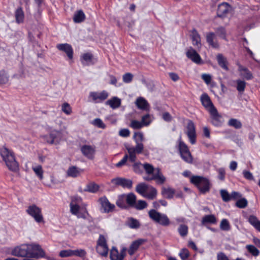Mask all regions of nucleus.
Returning <instances> with one entry per match:
<instances>
[{
    "mask_svg": "<svg viewBox=\"0 0 260 260\" xmlns=\"http://www.w3.org/2000/svg\"><path fill=\"white\" fill-rule=\"evenodd\" d=\"M143 169L148 176H143V179L150 181L156 180L157 184H162L166 181V177L163 175L159 168H154L152 165L148 163L143 164Z\"/></svg>",
    "mask_w": 260,
    "mask_h": 260,
    "instance_id": "f257e3e1",
    "label": "nucleus"
},
{
    "mask_svg": "<svg viewBox=\"0 0 260 260\" xmlns=\"http://www.w3.org/2000/svg\"><path fill=\"white\" fill-rule=\"evenodd\" d=\"M134 139L136 144L135 147H126V150L129 153V161L134 162L136 160V154H141L144 149V145L142 143L144 140V135L142 132L135 133Z\"/></svg>",
    "mask_w": 260,
    "mask_h": 260,
    "instance_id": "f03ea898",
    "label": "nucleus"
},
{
    "mask_svg": "<svg viewBox=\"0 0 260 260\" xmlns=\"http://www.w3.org/2000/svg\"><path fill=\"white\" fill-rule=\"evenodd\" d=\"M0 155L10 170L16 171L18 169V164L15 160L12 151L3 147L0 149Z\"/></svg>",
    "mask_w": 260,
    "mask_h": 260,
    "instance_id": "7ed1b4c3",
    "label": "nucleus"
},
{
    "mask_svg": "<svg viewBox=\"0 0 260 260\" xmlns=\"http://www.w3.org/2000/svg\"><path fill=\"white\" fill-rule=\"evenodd\" d=\"M190 181L197 186L202 193H205L210 190L211 186L210 181L205 177L200 176H192L190 177Z\"/></svg>",
    "mask_w": 260,
    "mask_h": 260,
    "instance_id": "20e7f679",
    "label": "nucleus"
},
{
    "mask_svg": "<svg viewBox=\"0 0 260 260\" xmlns=\"http://www.w3.org/2000/svg\"><path fill=\"white\" fill-rule=\"evenodd\" d=\"M148 214L153 221L162 226H167L170 224V220L166 214L159 212L155 209L150 210Z\"/></svg>",
    "mask_w": 260,
    "mask_h": 260,
    "instance_id": "39448f33",
    "label": "nucleus"
},
{
    "mask_svg": "<svg viewBox=\"0 0 260 260\" xmlns=\"http://www.w3.org/2000/svg\"><path fill=\"white\" fill-rule=\"evenodd\" d=\"M153 120V117L149 114H146L142 117L141 121L133 120L130 126L134 129H139L144 126H149Z\"/></svg>",
    "mask_w": 260,
    "mask_h": 260,
    "instance_id": "423d86ee",
    "label": "nucleus"
},
{
    "mask_svg": "<svg viewBox=\"0 0 260 260\" xmlns=\"http://www.w3.org/2000/svg\"><path fill=\"white\" fill-rule=\"evenodd\" d=\"M27 256L31 258H39L45 256V253L44 251L39 244H27Z\"/></svg>",
    "mask_w": 260,
    "mask_h": 260,
    "instance_id": "0eeeda50",
    "label": "nucleus"
},
{
    "mask_svg": "<svg viewBox=\"0 0 260 260\" xmlns=\"http://www.w3.org/2000/svg\"><path fill=\"white\" fill-rule=\"evenodd\" d=\"M26 212L38 223L43 221V216L41 209L35 204L28 206Z\"/></svg>",
    "mask_w": 260,
    "mask_h": 260,
    "instance_id": "6e6552de",
    "label": "nucleus"
},
{
    "mask_svg": "<svg viewBox=\"0 0 260 260\" xmlns=\"http://www.w3.org/2000/svg\"><path fill=\"white\" fill-rule=\"evenodd\" d=\"M96 251L100 255L106 256L107 255L109 248L107 246L106 240L103 235H100L97 242Z\"/></svg>",
    "mask_w": 260,
    "mask_h": 260,
    "instance_id": "1a4fd4ad",
    "label": "nucleus"
},
{
    "mask_svg": "<svg viewBox=\"0 0 260 260\" xmlns=\"http://www.w3.org/2000/svg\"><path fill=\"white\" fill-rule=\"evenodd\" d=\"M98 202L100 205V210L103 213L112 212L115 209V205L110 203L106 197L100 198Z\"/></svg>",
    "mask_w": 260,
    "mask_h": 260,
    "instance_id": "9d476101",
    "label": "nucleus"
},
{
    "mask_svg": "<svg viewBox=\"0 0 260 260\" xmlns=\"http://www.w3.org/2000/svg\"><path fill=\"white\" fill-rule=\"evenodd\" d=\"M109 93L106 90H103L101 92L91 91L89 93V98L95 103H102L108 98Z\"/></svg>",
    "mask_w": 260,
    "mask_h": 260,
    "instance_id": "9b49d317",
    "label": "nucleus"
},
{
    "mask_svg": "<svg viewBox=\"0 0 260 260\" xmlns=\"http://www.w3.org/2000/svg\"><path fill=\"white\" fill-rule=\"evenodd\" d=\"M186 129V133L189 142L191 144H194L196 143V132L195 126L192 121H189L188 122Z\"/></svg>",
    "mask_w": 260,
    "mask_h": 260,
    "instance_id": "f8f14e48",
    "label": "nucleus"
},
{
    "mask_svg": "<svg viewBox=\"0 0 260 260\" xmlns=\"http://www.w3.org/2000/svg\"><path fill=\"white\" fill-rule=\"evenodd\" d=\"M70 207V211L72 214L77 216L78 218H86V215L88 214V213L86 210L83 213L80 212V207L79 205L76 204V203L74 202H71Z\"/></svg>",
    "mask_w": 260,
    "mask_h": 260,
    "instance_id": "ddd939ff",
    "label": "nucleus"
},
{
    "mask_svg": "<svg viewBox=\"0 0 260 260\" xmlns=\"http://www.w3.org/2000/svg\"><path fill=\"white\" fill-rule=\"evenodd\" d=\"M186 56L193 62L200 64L202 62V59L200 55L192 47L187 49L186 52Z\"/></svg>",
    "mask_w": 260,
    "mask_h": 260,
    "instance_id": "4468645a",
    "label": "nucleus"
},
{
    "mask_svg": "<svg viewBox=\"0 0 260 260\" xmlns=\"http://www.w3.org/2000/svg\"><path fill=\"white\" fill-rule=\"evenodd\" d=\"M28 246L27 244H22L15 247L12 251V254L16 256H27Z\"/></svg>",
    "mask_w": 260,
    "mask_h": 260,
    "instance_id": "2eb2a0df",
    "label": "nucleus"
},
{
    "mask_svg": "<svg viewBox=\"0 0 260 260\" xmlns=\"http://www.w3.org/2000/svg\"><path fill=\"white\" fill-rule=\"evenodd\" d=\"M112 182L117 185L121 186L123 188L130 189L132 187L133 181L130 179L123 178H117L113 179Z\"/></svg>",
    "mask_w": 260,
    "mask_h": 260,
    "instance_id": "dca6fc26",
    "label": "nucleus"
},
{
    "mask_svg": "<svg viewBox=\"0 0 260 260\" xmlns=\"http://www.w3.org/2000/svg\"><path fill=\"white\" fill-rule=\"evenodd\" d=\"M209 112L212 118V122L213 124L216 126L220 125L222 123V118L221 116L218 113L215 107H212Z\"/></svg>",
    "mask_w": 260,
    "mask_h": 260,
    "instance_id": "f3484780",
    "label": "nucleus"
},
{
    "mask_svg": "<svg viewBox=\"0 0 260 260\" xmlns=\"http://www.w3.org/2000/svg\"><path fill=\"white\" fill-rule=\"evenodd\" d=\"M56 48L60 51L65 52L69 59H72L73 57V49L72 46L67 43L59 44Z\"/></svg>",
    "mask_w": 260,
    "mask_h": 260,
    "instance_id": "a211bd4d",
    "label": "nucleus"
},
{
    "mask_svg": "<svg viewBox=\"0 0 260 260\" xmlns=\"http://www.w3.org/2000/svg\"><path fill=\"white\" fill-rule=\"evenodd\" d=\"M126 248H123L119 253L118 251L115 247H113L110 252V258L111 260H123L125 255Z\"/></svg>",
    "mask_w": 260,
    "mask_h": 260,
    "instance_id": "6ab92c4d",
    "label": "nucleus"
},
{
    "mask_svg": "<svg viewBox=\"0 0 260 260\" xmlns=\"http://www.w3.org/2000/svg\"><path fill=\"white\" fill-rule=\"evenodd\" d=\"M82 154L89 159L93 158L95 153V147L91 145H84L81 148Z\"/></svg>",
    "mask_w": 260,
    "mask_h": 260,
    "instance_id": "aec40b11",
    "label": "nucleus"
},
{
    "mask_svg": "<svg viewBox=\"0 0 260 260\" xmlns=\"http://www.w3.org/2000/svg\"><path fill=\"white\" fill-rule=\"evenodd\" d=\"M231 10V6L227 3L220 4L218 7L217 15L222 17L226 15Z\"/></svg>",
    "mask_w": 260,
    "mask_h": 260,
    "instance_id": "412c9836",
    "label": "nucleus"
},
{
    "mask_svg": "<svg viewBox=\"0 0 260 260\" xmlns=\"http://www.w3.org/2000/svg\"><path fill=\"white\" fill-rule=\"evenodd\" d=\"M146 241V239H139L132 242L128 250V253L130 255H133L138 249L140 246Z\"/></svg>",
    "mask_w": 260,
    "mask_h": 260,
    "instance_id": "4be33fe9",
    "label": "nucleus"
},
{
    "mask_svg": "<svg viewBox=\"0 0 260 260\" xmlns=\"http://www.w3.org/2000/svg\"><path fill=\"white\" fill-rule=\"evenodd\" d=\"M61 137L60 132L52 130L50 133V140H47V143L49 144H57L59 142Z\"/></svg>",
    "mask_w": 260,
    "mask_h": 260,
    "instance_id": "5701e85b",
    "label": "nucleus"
},
{
    "mask_svg": "<svg viewBox=\"0 0 260 260\" xmlns=\"http://www.w3.org/2000/svg\"><path fill=\"white\" fill-rule=\"evenodd\" d=\"M217 222V219L213 214L205 215L203 217L201 220V224L207 226L208 224H216Z\"/></svg>",
    "mask_w": 260,
    "mask_h": 260,
    "instance_id": "b1692460",
    "label": "nucleus"
},
{
    "mask_svg": "<svg viewBox=\"0 0 260 260\" xmlns=\"http://www.w3.org/2000/svg\"><path fill=\"white\" fill-rule=\"evenodd\" d=\"M81 61L84 66H90L95 62L93 55L90 53H84L81 56Z\"/></svg>",
    "mask_w": 260,
    "mask_h": 260,
    "instance_id": "393cba45",
    "label": "nucleus"
},
{
    "mask_svg": "<svg viewBox=\"0 0 260 260\" xmlns=\"http://www.w3.org/2000/svg\"><path fill=\"white\" fill-rule=\"evenodd\" d=\"M238 71L240 73V76L246 80H249L253 78L251 73L247 68L243 67L241 64H238Z\"/></svg>",
    "mask_w": 260,
    "mask_h": 260,
    "instance_id": "a878e982",
    "label": "nucleus"
},
{
    "mask_svg": "<svg viewBox=\"0 0 260 260\" xmlns=\"http://www.w3.org/2000/svg\"><path fill=\"white\" fill-rule=\"evenodd\" d=\"M201 101L202 105L207 109H208L209 111L211 110L212 107H215L211 101L209 96L206 94H203L201 96Z\"/></svg>",
    "mask_w": 260,
    "mask_h": 260,
    "instance_id": "bb28decb",
    "label": "nucleus"
},
{
    "mask_svg": "<svg viewBox=\"0 0 260 260\" xmlns=\"http://www.w3.org/2000/svg\"><path fill=\"white\" fill-rule=\"evenodd\" d=\"M106 104L109 106L112 109H115L120 106L121 100L116 96H113L107 100L106 102Z\"/></svg>",
    "mask_w": 260,
    "mask_h": 260,
    "instance_id": "cd10ccee",
    "label": "nucleus"
},
{
    "mask_svg": "<svg viewBox=\"0 0 260 260\" xmlns=\"http://www.w3.org/2000/svg\"><path fill=\"white\" fill-rule=\"evenodd\" d=\"M135 104L137 107L141 110H147L149 109V105L147 101L143 97L137 99Z\"/></svg>",
    "mask_w": 260,
    "mask_h": 260,
    "instance_id": "c85d7f7f",
    "label": "nucleus"
},
{
    "mask_svg": "<svg viewBox=\"0 0 260 260\" xmlns=\"http://www.w3.org/2000/svg\"><path fill=\"white\" fill-rule=\"evenodd\" d=\"M175 190L170 187H163L161 189V194L165 198L171 199L174 197Z\"/></svg>",
    "mask_w": 260,
    "mask_h": 260,
    "instance_id": "c756f323",
    "label": "nucleus"
},
{
    "mask_svg": "<svg viewBox=\"0 0 260 260\" xmlns=\"http://www.w3.org/2000/svg\"><path fill=\"white\" fill-rule=\"evenodd\" d=\"M191 37L192 44L200 48L201 46L200 36L196 29H193L191 32Z\"/></svg>",
    "mask_w": 260,
    "mask_h": 260,
    "instance_id": "7c9ffc66",
    "label": "nucleus"
},
{
    "mask_svg": "<svg viewBox=\"0 0 260 260\" xmlns=\"http://www.w3.org/2000/svg\"><path fill=\"white\" fill-rule=\"evenodd\" d=\"M217 60L218 64L221 68L225 71L229 70L226 58H225L221 54H218L217 55Z\"/></svg>",
    "mask_w": 260,
    "mask_h": 260,
    "instance_id": "2f4dec72",
    "label": "nucleus"
},
{
    "mask_svg": "<svg viewBox=\"0 0 260 260\" xmlns=\"http://www.w3.org/2000/svg\"><path fill=\"white\" fill-rule=\"evenodd\" d=\"M149 187V186L147 185L146 183H141L137 185L136 190L138 193L144 197V195L146 194V192H148Z\"/></svg>",
    "mask_w": 260,
    "mask_h": 260,
    "instance_id": "473e14b6",
    "label": "nucleus"
},
{
    "mask_svg": "<svg viewBox=\"0 0 260 260\" xmlns=\"http://www.w3.org/2000/svg\"><path fill=\"white\" fill-rule=\"evenodd\" d=\"M126 225L132 229H138L140 226L139 220L133 217H129L127 219Z\"/></svg>",
    "mask_w": 260,
    "mask_h": 260,
    "instance_id": "72a5a7b5",
    "label": "nucleus"
},
{
    "mask_svg": "<svg viewBox=\"0 0 260 260\" xmlns=\"http://www.w3.org/2000/svg\"><path fill=\"white\" fill-rule=\"evenodd\" d=\"M215 35L213 32H209L206 35V40L208 44L213 48H217L219 46L218 44L216 42L214 41Z\"/></svg>",
    "mask_w": 260,
    "mask_h": 260,
    "instance_id": "f704fd0d",
    "label": "nucleus"
},
{
    "mask_svg": "<svg viewBox=\"0 0 260 260\" xmlns=\"http://www.w3.org/2000/svg\"><path fill=\"white\" fill-rule=\"evenodd\" d=\"M126 203L131 207H134L136 203V196L133 193L125 194Z\"/></svg>",
    "mask_w": 260,
    "mask_h": 260,
    "instance_id": "c9c22d12",
    "label": "nucleus"
},
{
    "mask_svg": "<svg viewBox=\"0 0 260 260\" xmlns=\"http://www.w3.org/2000/svg\"><path fill=\"white\" fill-rule=\"evenodd\" d=\"M248 221L257 231L260 232V220L256 217L250 215L248 218Z\"/></svg>",
    "mask_w": 260,
    "mask_h": 260,
    "instance_id": "e433bc0d",
    "label": "nucleus"
},
{
    "mask_svg": "<svg viewBox=\"0 0 260 260\" xmlns=\"http://www.w3.org/2000/svg\"><path fill=\"white\" fill-rule=\"evenodd\" d=\"M15 16L17 23H20L23 21L24 14L22 9L21 7L16 9L15 12Z\"/></svg>",
    "mask_w": 260,
    "mask_h": 260,
    "instance_id": "4c0bfd02",
    "label": "nucleus"
},
{
    "mask_svg": "<svg viewBox=\"0 0 260 260\" xmlns=\"http://www.w3.org/2000/svg\"><path fill=\"white\" fill-rule=\"evenodd\" d=\"M85 19V15L82 10L78 11L74 14L73 20L76 23H80Z\"/></svg>",
    "mask_w": 260,
    "mask_h": 260,
    "instance_id": "58836bf2",
    "label": "nucleus"
},
{
    "mask_svg": "<svg viewBox=\"0 0 260 260\" xmlns=\"http://www.w3.org/2000/svg\"><path fill=\"white\" fill-rule=\"evenodd\" d=\"M67 174L69 177H76L80 174V171L77 167L72 166L68 169Z\"/></svg>",
    "mask_w": 260,
    "mask_h": 260,
    "instance_id": "ea45409f",
    "label": "nucleus"
},
{
    "mask_svg": "<svg viewBox=\"0 0 260 260\" xmlns=\"http://www.w3.org/2000/svg\"><path fill=\"white\" fill-rule=\"evenodd\" d=\"M156 194V189L154 187L151 186H149V189H148V192H146V194L144 195V197L149 199L152 200L155 198Z\"/></svg>",
    "mask_w": 260,
    "mask_h": 260,
    "instance_id": "a19ab883",
    "label": "nucleus"
},
{
    "mask_svg": "<svg viewBox=\"0 0 260 260\" xmlns=\"http://www.w3.org/2000/svg\"><path fill=\"white\" fill-rule=\"evenodd\" d=\"M246 248L248 252L250 253L252 256L256 257L259 255L260 253L259 250L253 245H247Z\"/></svg>",
    "mask_w": 260,
    "mask_h": 260,
    "instance_id": "79ce46f5",
    "label": "nucleus"
},
{
    "mask_svg": "<svg viewBox=\"0 0 260 260\" xmlns=\"http://www.w3.org/2000/svg\"><path fill=\"white\" fill-rule=\"evenodd\" d=\"M32 169L36 175L39 178L40 180L43 179V171L42 169V167L41 165H37L36 166H33Z\"/></svg>",
    "mask_w": 260,
    "mask_h": 260,
    "instance_id": "37998d69",
    "label": "nucleus"
},
{
    "mask_svg": "<svg viewBox=\"0 0 260 260\" xmlns=\"http://www.w3.org/2000/svg\"><path fill=\"white\" fill-rule=\"evenodd\" d=\"M178 232L181 237H185L188 234V228L185 224H180L178 228Z\"/></svg>",
    "mask_w": 260,
    "mask_h": 260,
    "instance_id": "c03bdc74",
    "label": "nucleus"
},
{
    "mask_svg": "<svg viewBox=\"0 0 260 260\" xmlns=\"http://www.w3.org/2000/svg\"><path fill=\"white\" fill-rule=\"evenodd\" d=\"M236 83H237L236 88H237V90L240 93H243L245 90L246 83L244 81H243L241 80H237L236 81Z\"/></svg>",
    "mask_w": 260,
    "mask_h": 260,
    "instance_id": "a18cd8bd",
    "label": "nucleus"
},
{
    "mask_svg": "<svg viewBox=\"0 0 260 260\" xmlns=\"http://www.w3.org/2000/svg\"><path fill=\"white\" fill-rule=\"evenodd\" d=\"M220 228L221 230L229 231L231 229V226L228 219H223L220 224Z\"/></svg>",
    "mask_w": 260,
    "mask_h": 260,
    "instance_id": "49530a36",
    "label": "nucleus"
},
{
    "mask_svg": "<svg viewBox=\"0 0 260 260\" xmlns=\"http://www.w3.org/2000/svg\"><path fill=\"white\" fill-rule=\"evenodd\" d=\"M220 193L222 199L224 202H228L231 200V194H229L226 190L221 189L220 190Z\"/></svg>",
    "mask_w": 260,
    "mask_h": 260,
    "instance_id": "de8ad7c7",
    "label": "nucleus"
},
{
    "mask_svg": "<svg viewBox=\"0 0 260 260\" xmlns=\"http://www.w3.org/2000/svg\"><path fill=\"white\" fill-rule=\"evenodd\" d=\"M133 166L134 171L137 174H141L143 172V164L140 162H134Z\"/></svg>",
    "mask_w": 260,
    "mask_h": 260,
    "instance_id": "09e8293b",
    "label": "nucleus"
},
{
    "mask_svg": "<svg viewBox=\"0 0 260 260\" xmlns=\"http://www.w3.org/2000/svg\"><path fill=\"white\" fill-rule=\"evenodd\" d=\"M99 189V186L95 183H90L87 185L85 189L86 191L90 192H96Z\"/></svg>",
    "mask_w": 260,
    "mask_h": 260,
    "instance_id": "8fccbe9b",
    "label": "nucleus"
},
{
    "mask_svg": "<svg viewBox=\"0 0 260 260\" xmlns=\"http://www.w3.org/2000/svg\"><path fill=\"white\" fill-rule=\"evenodd\" d=\"M125 202H126L125 199V194H122L119 197L118 200L116 201V205L120 208H124L126 207Z\"/></svg>",
    "mask_w": 260,
    "mask_h": 260,
    "instance_id": "3c124183",
    "label": "nucleus"
},
{
    "mask_svg": "<svg viewBox=\"0 0 260 260\" xmlns=\"http://www.w3.org/2000/svg\"><path fill=\"white\" fill-rule=\"evenodd\" d=\"M229 125L232 126L236 128H240L242 126V124L236 119H231L229 121Z\"/></svg>",
    "mask_w": 260,
    "mask_h": 260,
    "instance_id": "603ef678",
    "label": "nucleus"
},
{
    "mask_svg": "<svg viewBox=\"0 0 260 260\" xmlns=\"http://www.w3.org/2000/svg\"><path fill=\"white\" fill-rule=\"evenodd\" d=\"M147 206V204L145 201L139 200L137 203H136L134 207L137 210H140L146 208Z\"/></svg>",
    "mask_w": 260,
    "mask_h": 260,
    "instance_id": "864d4df0",
    "label": "nucleus"
},
{
    "mask_svg": "<svg viewBox=\"0 0 260 260\" xmlns=\"http://www.w3.org/2000/svg\"><path fill=\"white\" fill-rule=\"evenodd\" d=\"M92 123L99 128L104 129L106 127V125L100 118H95L93 120Z\"/></svg>",
    "mask_w": 260,
    "mask_h": 260,
    "instance_id": "5fc2aeb1",
    "label": "nucleus"
},
{
    "mask_svg": "<svg viewBox=\"0 0 260 260\" xmlns=\"http://www.w3.org/2000/svg\"><path fill=\"white\" fill-rule=\"evenodd\" d=\"M181 155L182 158L188 163H191L192 161V158L189 151L182 153Z\"/></svg>",
    "mask_w": 260,
    "mask_h": 260,
    "instance_id": "6e6d98bb",
    "label": "nucleus"
},
{
    "mask_svg": "<svg viewBox=\"0 0 260 260\" xmlns=\"http://www.w3.org/2000/svg\"><path fill=\"white\" fill-rule=\"evenodd\" d=\"M179 150L180 154L189 151L187 145L181 141H179Z\"/></svg>",
    "mask_w": 260,
    "mask_h": 260,
    "instance_id": "4d7b16f0",
    "label": "nucleus"
},
{
    "mask_svg": "<svg viewBox=\"0 0 260 260\" xmlns=\"http://www.w3.org/2000/svg\"><path fill=\"white\" fill-rule=\"evenodd\" d=\"M236 205L238 208H244L247 205V201L245 198L239 199L237 201Z\"/></svg>",
    "mask_w": 260,
    "mask_h": 260,
    "instance_id": "13d9d810",
    "label": "nucleus"
},
{
    "mask_svg": "<svg viewBox=\"0 0 260 260\" xmlns=\"http://www.w3.org/2000/svg\"><path fill=\"white\" fill-rule=\"evenodd\" d=\"M62 111L67 115H70L72 113V109L70 105L67 103H64L61 107Z\"/></svg>",
    "mask_w": 260,
    "mask_h": 260,
    "instance_id": "bf43d9fd",
    "label": "nucleus"
},
{
    "mask_svg": "<svg viewBox=\"0 0 260 260\" xmlns=\"http://www.w3.org/2000/svg\"><path fill=\"white\" fill-rule=\"evenodd\" d=\"M86 254V252L84 249L73 250V255L77 256L80 257H84Z\"/></svg>",
    "mask_w": 260,
    "mask_h": 260,
    "instance_id": "052dcab7",
    "label": "nucleus"
},
{
    "mask_svg": "<svg viewBox=\"0 0 260 260\" xmlns=\"http://www.w3.org/2000/svg\"><path fill=\"white\" fill-rule=\"evenodd\" d=\"M179 255L182 260H186L189 255V253L186 248H183L181 250Z\"/></svg>",
    "mask_w": 260,
    "mask_h": 260,
    "instance_id": "680f3d73",
    "label": "nucleus"
},
{
    "mask_svg": "<svg viewBox=\"0 0 260 260\" xmlns=\"http://www.w3.org/2000/svg\"><path fill=\"white\" fill-rule=\"evenodd\" d=\"M128 158L129 159V155L128 154H125L122 159L116 164L117 167H121L125 165H126V162Z\"/></svg>",
    "mask_w": 260,
    "mask_h": 260,
    "instance_id": "e2e57ef3",
    "label": "nucleus"
},
{
    "mask_svg": "<svg viewBox=\"0 0 260 260\" xmlns=\"http://www.w3.org/2000/svg\"><path fill=\"white\" fill-rule=\"evenodd\" d=\"M59 256L61 257L73 256V250L68 249L60 251Z\"/></svg>",
    "mask_w": 260,
    "mask_h": 260,
    "instance_id": "0e129e2a",
    "label": "nucleus"
},
{
    "mask_svg": "<svg viewBox=\"0 0 260 260\" xmlns=\"http://www.w3.org/2000/svg\"><path fill=\"white\" fill-rule=\"evenodd\" d=\"M8 81L7 74L4 71L0 72V84H6Z\"/></svg>",
    "mask_w": 260,
    "mask_h": 260,
    "instance_id": "69168bd1",
    "label": "nucleus"
},
{
    "mask_svg": "<svg viewBox=\"0 0 260 260\" xmlns=\"http://www.w3.org/2000/svg\"><path fill=\"white\" fill-rule=\"evenodd\" d=\"M216 33L217 35L221 38H225V30L222 27H219L216 29Z\"/></svg>",
    "mask_w": 260,
    "mask_h": 260,
    "instance_id": "338daca9",
    "label": "nucleus"
},
{
    "mask_svg": "<svg viewBox=\"0 0 260 260\" xmlns=\"http://www.w3.org/2000/svg\"><path fill=\"white\" fill-rule=\"evenodd\" d=\"M133 78V75L129 73H126L123 75L122 79L123 81L125 83H130Z\"/></svg>",
    "mask_w": 260,
    "mask_h": 260,
    "instance_id": "774afa93",
    "label": "nucleus"
}]
</instances>
